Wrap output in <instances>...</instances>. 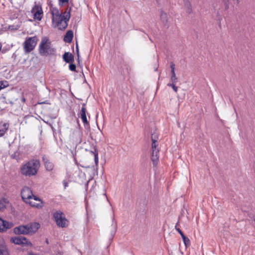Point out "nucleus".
<instances>
[{"label":"nucleus","instance_id":"5701e85b","mask_svg":"<svg viewBox=\"0 0 255 255\" xmlns=\"http://www.w3.org/2000/svg\"><path fill=\"white\" fill-rule=\"evenodd\" d=\"M92 154L94 156V160L96 165H98L99 162L98 152L97 150L95 148L94 151H91Z\"/></svg>","mask_w":255,"mask_h":255},{"label":"nucleus","instance_id":"e433bc0d","mask_svg":"<svg viewBox=\"0 0 255 255\" xmlns=\"http://www.w3.org/2000/svg\"><path fill=\"white\" fill-rule=\"evenodd\" d=\"M182 237V239H183V238L185 237L186 236L184 235V234H183V232L181 233V234H180Z\"/></svg>","mask_w":255,"mask_h":255},{"label":"nucleus","instance_id":"412c9836","mask_svg":"<svg viewBox=\"0 0 255 255\" xmlns=\"http://www.w3.org/2000/svg\"><path fill=\"white\" fill-rule=\"evenodd\" d=\"M8 203V200L6 198H2L0 200V211L4 209Z\"/></svg>","mask_w":255,"mask_h":255},{"label":"nucleus","instance_id":"2eb2a0df","mask_svg":"<svg viewBox=\"0 0 255 255\" xmlns=\"http://www.w3.org/2000/svg\"><path fill=\"white\" fill-rule=\"evenodd\" d=\"M63 59L66 63L72 62L74 60V56L69 52H65L63 55Z\"/></svg>","mask_w":255,"mask_h":255},{"label":"nucleus","instance_id":"c85d7f7f","mask_svg":"<svg viewBox=\"0 0 255 255\" xmlns=\"http://www.w3.org/2000/svg\"><path fill=\"white\" fill-rule=\"evenodd\" d=\"M8 85V84L7 81H0V90L7 87Z\"/></svg>","mask_w":255,"mask_h":255},{"label":"nucleus","instance_id":"4c0bfd02","mask_svg":"<svg viewBox=\"0 0 255 255\" xmlns=\"http://www.w3.org/2000/svg\"><path fill=\"white\" fill-rule=\"evenodd\" d=\"M59 0L62 1L63 3L68 2V0Z\"/></svg>","mask_w":255,"mask_h":255},{"label":"nucleus","instance_id":"bb28decb","mask_svg":"<svg viewBox=\"0 0 255 255\" xmlns=\"http://www.w3.org/2000/svg\"><path fill=\"white\" fill-rule=\"evenodd\" d=\"M176 83H173L171 82L167 84V86L171 87L173 89V90L175 92H177L178 91V87L175 86Z\"/></svg>","mask_w":255,"mask_h":255},{"label":"nucleus","instance_id":"ea45409f","mask_svg":"<svg viewBox=\"0 0 255 255\" xmlns=\"http://www.w3.org/2000/svg\"><path fill=\"white\" fill-rule=\"evenodd\" d=\"M15 154H16V153H15L14 154H12V155H11V157H12V158H16V156H15Z\"/></svg>","mask_w":255,"mask_h":255},{"label":"nucleus","instance_id":"aec40b11","mask_svg":"<svg viewBox=\"0 0 255 255\" xmlns=\"http://www.w3.org/2000/svg\"><path fill=\"white\" fill-rule=\"evenodd\" d=\"M8 128V125L6 123L0 125V137L2 136L5 134Z\"/></svg>","mask_w":255,"mask_h":255},{"label":"nucleus","instance_id":"39448f33","mask_svg":"<svg viewBox=\"0 0 255 255\" xmlns=\"http://www.w3.org/2000/svg\"><path fill=\"white\" fill-rule=\"evenodd\" d=\"M53 217L58 227L66 228L69 225V221L65 218L64 214L60 211H57L53 213Z\"/></svg>","mask_w":255,"mask_h":255},{"label":"nucleus","instance_id":"2f4dec72","mask_svg":"<svg viewBox=\"0 0 255 255\" xmlns=\"http://www.w3.org/2000/svg\"><path fill=\"white\" fill-rule=\"evenodd\" d=\"M223 2L224 3L225 9H228L229 7V0H223Z\"/></svg>","mask_w":255,"mask_h":255},{"label":"nucleus","instance_id":"a211bd4d","mask_svg":"<svg viewBox=\"0 0 255 255\" xmlns=\"http://www.w3.org/2000/svg\"><path fill=\"white\" fill-rule=\"evenodd\" d=\"M186 12L190 13L192 12V7L190 1L188 0H182Z\"/></svg>","mask_w":255,"mask_h":255},{"label":"nucleus","instance_id":"20e7f679","mask_svg":"<svg viewBox=\"0 0 255 255\" xmlns=\"http://www.w3.org/2000/svg\"><path fill=\"white\" fill-rule=\"evenodd\" d=\"M55 50L51 46V43L49 39L43 37L39 46V53L40 55L47 56L54 54Z\"/></svg>","mask_w":255,"mask_h":255},{"label":"nucleus","instance_id":"58836bf2","mask_svg":"<svg viewBox=\"0 0 255 255\" xmlns=\"http://www.w3.org/2000/svg\"><path fill=\"white\" fill-rule=\"evenodd\" d=\"M27 255H38L34 254H33L32 253H29Z\"/></svg>","mask_w":255,"mask_h":255},{"label":"nucleus","instance_id":"f257e3e1","mask_svg":"<svg viewBox=\"0 0 255 255\" xmlns=\"http://www.w3.org/2000/svg\"><path fill=\"white\" fill-rule=\"evenodd\" d=\"M21 196L22 200L32 207L42 208L43 203L40 199L34 195L32 191L28 187H24L21 191Z\"/></svg>","mask_w":255,"mask_h":255},{"label":"nucleus","instance_id":"9b49d317","mask_svg":"<svg viewBox=\"0 0 255 255\" xmlns=\"http://www.w3.org/2000/svg\"><path fill=\"white\" fill-rule=\"evenodd\" d=\"M14 232L16 234H29V231L27 225L19 226L14 228Z\"/></svg>","mask_w":255,"mask_h":255},{"label":"nucleus","instance_id":"ddd939ff","mask_svg":"<svg viewBox=\"0 0 255 255\" xmlns=\"http://www.w3.org/2000/svg\"><path fill=\"white\" fill-rule=\"evenodd\" d=\"M85 104H84L82 105V107L81 108V111L80 112V118L82 119L83 123L84 124H88V121H87V119L86 114V109L85 107Z\"/></svg>","mask_w":255,"mask_h":255},{"label":"nucleus","instance_id":"c9c22d12","mask_svg":"<svg viewBox=\"0 0 255 255\" xmlns=\"http://www.w3.org/2000/svg\"><path fill=\"white\" fill-rule=\"evenodd\" d=\"M76 51H77V60H79V49H78V45L76 44Z\"/></svg>","mask_w":255,"mask_h":255},{"label":"nucleus","instance_id":"423d86ee","mask_svg":"<svg viewBox=\"0 0 255 255\" xmlns=\"http://www.w3.org/2000/svg\"><path fill=\"white\" fill-rule=\"evenodd\" d=\"M38 41L36 36L27 37L23 44L25 53H28L32 51L35 47Z\"/></svg>","mask_w":255,"mask_h":255},{"label":"nucleus","instance_id":"f3484780","mask_svg":"<svg viewBox=\"0 0 255 255\" xmlns=\"http://www.w3.org/2000/svg\"><path fill=\"white\" fill-rule=\"evenodd\" d=\"M50 11L52 16V20L56 19L57 17L63 14V13L60 12L57 8L52 7L51 8Z\"/></svg>","mask_w":255,"mask_h":255},{"label":"nucleus","instance_id":"7ed1b4c3","mask_svg":"<svg viewBox=\"0 0 255 255\" xmlns=\"http://www.w3.org/2000/svg\"><path fill=\"white\" fill-rule=\"evenodd\" d=\"M70 11L71 8H67L62 15L52 20L53 24L60 30L65 29L70 18Z\"/></svg>","mask_w":255,"mask_h":255},{"label":"nucleus","instance_id":"a878e982","mask_svg":"<svg viewBox=\"0 0 255 255\" xmlns=\"http://www.w3.org/2000/svg\"><path fill=\"white\" fill-rule=\"evenodd\" d=\"M170 82L173 83L177 82V78L176 76L175 71H171Z\"/></svg>","mask_w":255,"mask_h":255},{"label":"nucleus","instance_id":"cd10ccee","mask_svg":"<svg viewBox=\"0 0 255 255\" xmlns=\"http://www.w3.org/2000/svg\"><path fill=\"white\" fill-rule=\"evenodd\" d=\"M182 240L184 243L185 246L187 247L189 246L190 245V240L186 237L183 238Z\"/></svg>","mask_w":255,"mask_h":255},{"label":"nucleus","instance_id":"b1692460","mask_svg":"<svg viewBox=\"0 0 255 255\" xmlns=\"http://www.w3.org/2000/svg\"><path fill=\"white\" fill-rule=\"evenodd\" d=\"M73 134L78 137V139H77L75 141L77 143H80L81 142V133L79 131L77 130L73 132Z\"/></svg>","mask_w":255,"mask_h":255},{"label":"nucleus","instance_id":"79ce46f5","mask_svg":"<svg viewBox=\"0 0 255 255\" xmlns=\"http://www.w3.org/2000/svg\"><path fill=\"white\" fill-rule=\"evenodd\" d=\"M46 242L47 244H48V241L47 240H46Z\"/></svg>","mask_w":255,"mask_h":255},{"label":"nucleus","instance_id":"a19ab883","mask_svg":"<svg viewBox=\"0 0 255 255\" xmlns=\"http://www.w3.org/2000/svg\"><path fill=\"white\" fill-rule=\"evenodd\" d=\"M157 69H158V67H156L154 70L155 71H156L157 70Z\"/></svg>","mask_w":255,"mask_h":255},{"label":"nucleus","instance_id":"37998d69","mask_svg":"<svg viewBox=\"0 0 255 255\" xmlns=\"http://www.w3.org/2000/svg\"><path fill=\"white\" fill-rule=\"evenodd\" d=\"M237 2L238 3L239 2V0H237Z\"/></svg>","mask_w":255,"mask_h":255},{"label":"nucleus","instance_id":"f03ea898","mask_svg":"<svg viewBox=\"0 0 255 255\" xmlns=\"http://www.w3.org/2000/svg\"><path fill=\"white\" fill-rule=\"evenodd\" d=\"M40 167L39 160L32 159L23 164L20 168L21 173L28 177L35 176L37 174Z\"/></svg>","mask_w":255,"mask_h":255},{"label":"nucleus","instance_id":"dca6fc26","mask_svg":"<svg viewBox=\"0 0 255 255\" xmlns=\"http://www.w3.org/2000/svg\"><path fill=\"white\" fill-rule=\"evenodd\" d=\"M73 37V32L72 30H68L66 33L64 37V40L67 43H71Z\"/></svg>","mask_w":255,"mask_h":255},{"label":"nucleus","instance_id":"c756f323","mask_svg":"<svg viewBox=\"0 0 255 255\" xmlns=\"http://www.w3.org/2000/svg\"><path fill=\"white\" fill-rule=\"evenodd\" d=\"M158 138V133L157 132H154L151 134V140L157 141Z\"/></svg>","mask_w":255,"mask_h":255},{"label":"nucleus","instance_id":"9d476101","mask_svg":"<svg viewBox=\"0 0 255 255\" xmlns=\"http://www.w3.org/2000/svg\"><path fill=\"white\" fill-rule=\"evenodd\" d=\"M31 12L33 13V18L35 19L40 20L42 18L43 11L41 8L35 6L31 9Z\"/></svg>","mask_w":255,"mask_h":255},{"label":"nucleus","instance_id":"f8f14e48","mask_svg":"<svg viewBox=\"0 0 255 255\" xmlns=\"http://www.w3.org/2000/svg\"><path fill=\"white\" fill-rule=\"evenodd\" d=\"M29 231V234H33L35 233L40 228L39 224L37 223H31L27 224Z\"/></svg>","mask_w":255,"mask_h":255},{"label":"nucleus","instance_id":"4468645a","mask_svg":"<svg viewBox=\"0 0 255 255\" xmlns=\"http://www.w3.org/2000/svg\"><path fill=\"white\" fill-rule=\"evenodd\" d=\"M160 19L164 26L166 28H168V15L166 13L164 12L162 10L160 11Z\"/></svg>","mask_w":255,"mask_h":255},{"label":"nucleus","instance_id":"7c9ffc66","mask_svg":"<svg viewBox=\"0 0 255 255\" xmlns=\"http://www.w3.org/2000/svg\"><path fill=\"white\" fill-rule=\"evenodd\" d=\"M69 68L71 71L74 72L76 71V66L75 64L71 63L69 64Z\"/></svg>","mask_w":255,"mask_h":255},{"label":"nucleus","instance_id":"1a4fd4ad","mask_svg":"<svg viewBox=\"0 0 255 255\" xmlns=\"http://www.w3.org/2000/svg\"><path fill=\"white\" fill-rule=\"evenodd\" d=\"M13 224L0 218V232L6 231L13 227Z\"/></svg>","mask_w":255,"mask_h":255},{"label":"nucleus","instance_id":"393cba45","mask_svg":"<svg viewBox=\"0 0 255 255\" xmlns=\"http://www.w3.org/2000/svg\"><path fill=\"white\" fill-rule=\"evenodd\" d=\"M156 142L157 141H152V151H153L154 153L156 152V151H159L157 148L158 144Z\"/></svg>","mask_w":255,"mask_h":255},{"label":"nucleus","instance_id":"0eeeda50","mask_svg":"<svg viewBox=\"0 0 255 255\" xmlns=\"http://www.w3.org/2000/svg\"><path fill=\"white\" fill-rule=\"evenodd\" d=\"M11 241L14 244L22 245L23 246H27L31 247L32 245L26 238L22 236L12 238L11 239Z\"/></svg>","mask_w":255,"mask_h":255},{"label":"nucleus","instance_id":"f704fd0d","mask_svg":"<svg viewBox=\"0 0 255 255\" xmlns=\"http://www.w3.org/2000/svg\"><path fill=\"white\" fill-rule=\"evenodd\" d=\"M178 224V223H177L176 225L175 226V229L180 234L181 233H182V231L178 228H177V224Z\"/></svg>","mask_w":255,"mask_h":255},{"label":"nucleus","instance_id":"6ab92c4d","mask_svg":"<svg viewBox=\"0 0 255 255\" xmlns=\"http://www.w3.org/2000/svg\"><path fill=\"white\" fill-rule=\"evenodd\" d=\"M158 152L159 151H156V152L154 153L153 151H152L151 159L154 165H156L158 161Z\"/></svg>","mask_w":255,"mask_h":255},{"label":"nucleus","instance_id":"473e14b6","mask_svg":"<svg viewBox=\"0 0 255 255\" xmlns=\"http://www.w3.org/2000/svg\"><path fill=\"white\" fill-rule=\"evenodd\" d=\"M170 68L171 69V71H175V64L173 63V62H171Z\"/></svg>","mask_w":255,"mask_h":255},{"label":"nucleus","instance_id":"72a5a7b5","mask_svg":"<svg viewBox=\"0 0 255 255\" xmlns=\"http://www.w3.org/2000/svg\"><path fill=\"white\" fill-rule=\"evenodd\" d=\"M63 184L65 189L68 186V183L66 180L63 181Z\"/></svg>","mask_w":255,"mask_h":255},{"label":"nucleus","instance_id":"6e6552de","mask_svg":"<svg viewBox=\"0 0 255 255\" xmlns=\"http://www.w3.org/2000/svg\"><path fill=\"white\" fill-rule=\"evenodd\" d=\"M42 161L47 171H51L53 170L54 168V164L47 156L45 155H43Z\"/></svg>","mask_w":255,"mask_h":255},{"label":"nucleus","instance_id":"4be33fe9","mask_svg":"<svg viewBox=\"0 0 255 255\" xmlns=\"http://www.w3.org/2000/svg\"><path fill=\"white\" fill-rule=\"evenodd\" d=\"M0 255H8L6 246L2 244H0Z\"/></svg>","mask_w":255,"mask_h":255}]
</instances>
